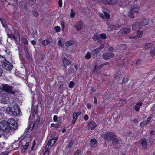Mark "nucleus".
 Masks as SVG:
<instances>
[{
    "label": "nucleus",
    "instance_id": "f257e3e1",
    "mask_svg": "<svg viewBox=\"0 0 155 155\" xmlns=\"http://www.w3.org/2000/svg\"><path fill=\"white\" fill-rule=\"evenodd\" d=\"M6 112L10 115L17 116L20 114V110L18 106L15 104L12 107H7Z\"/></svg>",
    "mask_w": 155,
    "mask_h": 155
},
{
    "label": "nucleus",
    "instance_id": "f03ea898",
    "mask_svg": "<svg viewBox=\"0 0 155 155\" xmlns=\"http://www.w3.org/2000/svg\"><path fill=\"white\" fill-rule=\"evenodd\" d=\"M0 129L6 133H8L9 131L10 127L8 122L3 120L0 123Z\"/></svg>",
    "mask_w": 155,
    "mask_h": 155
},
{
    "label": "nucleus",
    "instance_id": "7ed1b4c3",
    "mask_svg": "<svg viewBox=\"0 0 155 155\" xmlns=\"http://www.w3.org/2000/svg\"><path fill=\"white\" fill-rule=\"evenodd\" d=\"M101 137L104 139H108L109 140L111 141L112 138L116 137V135L113 132H103L102 134Z\"/></svg>",
    "mask_w": 155,
    "mask_h": 155
},
{
    "label": "nucleus",
    "instance_id": "20e7f679",
    "mask_svg": "<svg viewBox=\"0 0 155 155\" xmlns=\"http://www.w3.org/2000/svg\"><path fill=\"white\" fill-rule=\"evenodd\" d=\"M12 87L6 84H2L0 86V89L4 91L14 94L15 92L12 90Z\"/></svg>",
    "mask_w": 155,
    "mask_h": 155
},
{
    "label": "nucleus",
    "instance_id": "39448f33",
    "mask_svg": "<svg viewBox=\"0 0 155 155\" xmlns=\"http://www.w3.org/2000/svg\"><path fill=\"white\" fill-rule=\"evenodd\" d=\"M8 36L11 39H14L17 43H18L20 41V36L18 32H16L14 35L12 34H8Z\"/></svg>",
    "mask_w": 155,
    "mask_h": 155
},
{
    "label": "nucleus",
    "instance_id": "423d86ee",
    "mask_svg": "<svg viewBox=\"0 0 155 155\" xmlns=\"http://www.w3.org/2000/svg\"><path fill=\"white\" fill-rule=\"evenodd\" d=\"M131 29L130 28H124L121 29L118 33L119 36H124L131 31Z\"/></svg>",
    "mask_w": 155,
    "mask_h": 155
},
{
    "label": "nucleus",
    "instance_id": "0eeeda50",
    "mask_svg": "<svg viewBox=\"0 0 155 155\" xmlns=\"http://www.w3.org/2000/svg\"><path fill=\"white\" fill-rule=\"evenodd\" d=\"M2 67L7 70L10 71L12 69L13 65L9 62L7 61Z\"/></svg>",
    "mask_w": 155,
    "mask_h": 155
},
{
    "label": "nucleus",
    "instance_id": "6e6552de",
    "mask_svg": "<svg viewBox=\"0 0 155 155\" xmlns=\"http://www.w3.org/2000/svg\"><path fill=\"white\" fill-rule=\"evenodd\" d=\"M114 54L111 53H106L102 55V57L104 60H108L114 57Z\"/></svg>",
    "mask_w": 155,
    "mask_h": 155
},
{
    "label": "nucleus",
    "instance_id": "1a4fd4ad",
    "mask_svg": "<svg viewBox=\"0 0 155 155\" xmlns=\"http://www.w3.org/2000/svg\"><path fill=\"white\" fill-rule=\"evenodd\" d=\"M57 140V139L55 138H53L51 140H49L48 142V144L45 147V148L47 149L49 146H53L54 144Z\"/></svg>",
    "mask_w": 155,
    "mask_h": 155
},
{
    "label": "nucleus",
    "instance_id": "9d476101",
    "mask_svg": "<svg viewBox=\"0 0 155 155\" xmlns=\"http://www.w3.org/2000/svg\"><path fill=\"white\" fill-rule=\"evenodd\" d=\"M96 126V124L94 121H91L87 126L88 129L89 130H93Z\"/></svg>",
    "mask_w": 155,
    "mask_h": 155
},
{
    "label": "nucleus",
    "instance_id": "9b49d317",
    "mask_svg": "<svg viewBox=\"0 0 155 155\" xmlns=\"http://www.w3.org/2000/svg\"><path fill=\"white\" fill-rule=\"evenodd\" d=\"M142 28L140 24L139 23L137 22H135L132 25V29L134 30H140Z\"/></svg>",
    "mask_w": 155,
    "mask_h": 155
},
{
    "label": "nucleus",
    "instance_id": "f8f14e48",
    "mask_svg": "<svg viewBox=\"0 0 155 155\" xmlns=\"http://www.w3.org/2000/svg\"><path fill=\"white\" fill-rule=\"evenodd\" d=\"M29 145L28 142H26L25 145H22L20 147L21 151L22 153L24 152L27 149Z\"/></svg>",
    "mask_w": 155,
    "mask_h": 155
},
{
    "label": "nucleus",
    "instance_id": "ddd939ff",
    "mask_svg": "<svg viewBox=\"0 0 155 155\" xmlns=\"http://www.w3.org/2000/svg\"><path fill=\"white\" fill-rule=\"evenodd\" d=\"M140 142L142 145V147L144 149H145L147 147V144L146 140L145 138H142L140 140Z\"/></svg>",
    "mask_w": 155,
    "mask_h": 155
},
{
    "label": "nucleus",
    "instance_id": "4468645a",
    "mask_svg": "<svg viewBox=\"0 0 155 155\" xmlns=\"http://www.w3.org/2000/svg\"><path fill=\"white\" fill-rule=\"evenodd\" d=\"M92 38L94 40L97 41L99 43H101L102 42V39L97 34L94 35L93 36Z\"/></svg>",
    "mask_w": 155,
    "mask_h": 155
},
{
    "label": "nucleus",
    "instance_id": "2eb2a0df",
    "mask_svg": "<svg viewBox=\"0 0 155 155\" xmlns=\"http://www.w3.org/2000/svg\"><path fill=\"white\" fill-rule=\"evenodd\" d=\"M91 146L93 147H96L97 145V143L95 139H91Z\"/></svg>",
    "mask_w": 155,
    "mask_h": 155
},
{
    "label": "nucleus",
    "instance_id": "dca6fc26",
    "mask_svg": "<svg viewBox=\"0 0 155 155\" xmlns=\"http://www.w3.org/2000/svg\"><path fill=\"white\" fill-rule=\"evenodd\" d=\"M127 48V46L125 44H122L117 46L116 48L118 50H123L126 49Z\"/></svg>",
    "mask_w": 155,
    "mask_h": 155
},
{
    "label": "nucleus",
    "instance_id": "f3484780",
    "mask_svg": "<svg viewBox=\"0 0 155 155\" xmlns=\"http://www.w3.org/2000/svg\"><path fill=\"white\" fill-rule=\"evenodd\" d=\"M83 26V24L81 22H78L76 25L75 27L77 30L80 31L81 30Z\"/></svg>",
    "mask_w": 155,
    "mask_h": 155
},
{
    "label": "nucleus",
    "instance_id": "a211bd4d",
    "mask_svg": "<svg viewBox=\"0 0 155 155\" xmlns=\"http://www.w3.org/2000/svg\"><path fill=\"white\" fill-rule=\"evenodd\" d=\"M7 61L5 57L0 55V66H2Z\"/></svg>",
    "mask_w": 155,
    "mask_h": 155
},
{
    "label": "nucleus",
    "instance_id": "6ab92c4d",
    "mask_svg": "<svg viewBox=\"0 0 155 155\" xmlns=\"http://www.w3.org/2000/svg\"><path fill=\"white\" fill-rule=\"evenodd\" d=\"M107 25L109 29L110 30H112L113 29L116 30L117 28V27L116 26V25L110 24L109 23H107Z\"/></svg>",
    "mask_w": 155,
    "mask_h": 155
},
{
    "label": "nucleus",
    "instance_id": "aec40b11",
    "mask_svg": "<svg viewBox=\"0 0 155 155\" xmlns=\"http://www.w3.org/2000/svg\"><path fill=\"white\" fill-rule=\"evenodd\" d=\"M139 9V7L138 5H134L131 9V11L136 12L138 13L137 11Z\"/></svg>",
    "mask_w": 155,
    "mask_h": 155
},
{
    "label": "nucleus",
    "instance_id": "412c9836",
    "mask_svg": "<svg viewBox=\"0 0 155 155\" xmlns=\"http://www.w3.org/2000/svg\"><path fill=\"white\" fill-rule=\"evenodd\" d=\"M62 61L64 66H68L71 63L70 61L65 58H64Z\"/></svg>",
    "mask_w": 155,
    "mask_h": 155
},
{
    "label": "nucleus",
    "instance_id": "4be33fe9",
    "mask_svg": "<svg viewBox=\"0 0 155 155\" xmlns=\"http://www.w3.org/2000/svg\"><path fill=\"white\" fill-rule=\"evenodd\" d=\"M9 122L10 124L12 126H16L17 124V123L15 120L13 119H9Z\"/></svg>",
    "mask_w": 155,
    "mask_h": 155
},
{
    "label": "nucleus",
    "instance_id": "5701e85b",
    "mask_svg": "<svg viewBox=\"0 0 155 155\" xmlns=\"http://www.w3.org/2000/svg\"><path fill=\"white\" fill-rule=\"evenodd\" d=\"M116 137L112 138L111 139V140L112 141V143L114 144L117 145V144L119 143V140Z\"/></svg>",
    "mask_w": 155,
    "mask_h": 155
},
{
    "label": "nucleus",
    "instance_id": "b1692460",
    "mask_svg": "<svg viewBox=\"0 0 155 155\" xmlns=\"http://www.w3.org/2000/svg\"><path fill=\"white\" fill-rule=\"evenodd\" d=\"M142 102L138 103L135 106L134 108L136 111L139 110L140 109V107L142 105Z\"/></svg>",
    "mask_w": 155,
    "mask_h": 155
},
{
    "label": "nucleus",
    "instance_id": "393cba45",
    "mask_svg": "<svg viewBox=\"0 0 155 155\" xmlns=\"http://www.w3.org/2000/svg\"><path fill=\"white\" fill-rule=\"evenodd\" d=\"M74 42L71 40H69L67 41L65 43V45L67 47H68L70 46L73 45L74 44Z\"/></svg>",
    "mask_w": 155,
    "mask_h": 155
},
{
    "label": "nucleus",
    "instance_id": "a878e982",
    "mask_svg": "<svg viewBox=\"0 0 155 155\" xmlns=\"http://www.w3.org/2000/svg\"><path fill=\"white\" fill-rule=\"evenodd\" d=\"M143 34V31L138 30L137 32V34L136 35L137 38H138L141 37Z\"/></svg>",
    "mask_w": 155,
    "mask_h": 155
},
{
    "label": "nucleus",
    "instance_id": "bb28decb",
    "mask_svg": "<svg viewBox=\"0 0 155 155\" xmlns=\"http://www.w3.org/2000/svg\"><path fill=\"white\" fill-rule=\"evenodd\" d=\"M106 64L104 63L102 64L99 65V66H97V65H95L94 68V72H95L96 71V69L98 70L99 68H101L103 66L105 65Z\"/></svg>",
    "mask_w": 155,
    "mask_h": 155
},
{
    "label": "nucleus",
    "instance_id": "cd10ccee",
    "mask_svg": "<svg viewBox=\"0 0 155 155\" xmlns=\"http://www.w3.org/2000/svg\"><path fill=\"white\" fill-rule=\"evenodd\" d=\"M76 15V13L74 10L71 9V10L70 17L72 18H74Z\"/></svg>",
    "mask_w": 155,
    "mask_h": 155
},
{
    "label": "nucleus",
    "instance_id": "c85d7f7f",
    "mask_svg": "<svg viewBox=\"0 0 155 155\" xmlns=\"http://www.w3.org/2000/svg\"><path fill=\"white\" fill-rule=\"evenodd\" d=\"M81 112H74L73 114V118H74L76 119H77L78 117L80 114Z\"/></svg>",
    "mask_w": 155,
    "mask_h": 155
},
{
    "label": "nucleus",
    "instance_id": "c756f323",
    "mask_svg": "<svg viewBox=\"0 0 155 155\" xmlns=\"http://www.w3.org/2000/svg\"><path fill=\"white\" fill-rule=\"evenodd\" d=\"M148 23V21L147 20H143L140 23V25L142 27L143 26L147 25Z\"/></svg>",
    "mask_w": 155,
    "mask_h": 155
},
{
    "label": "nucleus",
    "instance_id": "7c9ffc66",
    "mask_svg": "<svg viewBox=\"0 0 155 155\" xmlns=\"http://www.w3.org/2000/svg\"><path fill=\"white\" fill-rule=\"evenodd\" d=\"M122 3L121 5L123 7L126 6L127 4L128 3L127 0H122Z\"/></svg>",
    "mask_w": 155,
    "mask_h": 155
},
{
    "label": "nucleus",
    "instance_id": "2f4dec72",
    "mask_svg": "<svg viewBox=\"0 0 155 155\" xmlns=\"http://www.w3.org/2000/svg\"><path fill=\"white\" fill-rule=\"evenodd\" d=\"M152 45V43L147 42L145 44V48L147 49L151 47Z\"/></svg>",
    "mask_w": 155,
    "mask_h": 155
},
{
    "label": "nucleus",
    "instance_id": "473e14b6",
    "mask_svg": "<svg viewBox=\"0 0 155 155\" xmlns=\"http://www.w3.org/2000/svg\"><path fill=\"white\" fill-rule=\"evenodd\" d=\"M98 53L97 52V51L95 50H94L92 52V55L94 58L96 57Z\"/></svg>",
    "mask_w": 155,
    "mask_h": 155
},
{
    "label": "nucleus",
    "instance_id": "72a5a7b5",
    "mask_svg": "<svg viewBox=\"0 0 155 155\" xmlns=\"http://www.w3.org/2000/svg\"><path fill=\"white\" fill-rule=\"evenodd\" d=\"M118 0H110V5H112L116 4L118 2Z\"/></svg>",
    "mask_w": 155,
    "mask_h": 155
},
{
    "label": "nucleus",
    "instance_id": "f704fd0d",
    "mask_svg": "<svg viewBox=\"0 0 155 155\" xmlns=\"http://www.w3.org/2000/svg\"><path fill=\"white\" fill-rule=\"evenodd\" d=\"M104 17H105L107 19H109L110 18V15L106 12H103Z\"/></svg>",
    "mask_w": 155,
    "mask_h": 155
},
{
    "label": "nucleus",
    "instance_id": "c9c22d12",
    "mask_svg": "<svg viewBox=\"0 0 155 155\" xmlns=\"http://www.w3.org/2000/svg\"><path fill=\"white\" fill-rule=\"evenodd\" d=\"M36 0H30L28 3V5L30 6H32L36 2Z\"/></svg>",
    "mask_w": 155,
    "mask_h": 155
},
{
    "label": "nucleus",
    "instance_id": "e433bc0d",
    "mask_svg": "<svg viewBox=\"0 0 155 155\" xmlns=\"http://www.w3.org/2000/svg\"><path fill=\"white\" fill-rule=\"evenodd\" d=\"M50 42V41L48 39H46L43 41V45H47Z\"/></svg>",
    "mask_w": 155,
    "mask_h": 155
},
{
    "label": "nucleus",
    "instance_id": "4c0bfd02",
    "mask_svg": "<svg viewBox=\"0 0 155 155\" xmlns=\"http://www.w3.org/2000/svg\"><path fill=\"white\" fill-rule=\"evenodd\" d=\"M110 0H101L102 2L104 4L110 5Z\"/></svg>",
    "mask_w": 155,
    "mask_h": 155
},
{
    "label": "nucleus",
    "instance_id": "58836bf2",
    "mask_svg": "<svg viewBox=\"0 0 155 155\" xmlns=\"http://www.w3.org/2000/svg\"><path fill=\"white\" fill-rule=\"evenodd\" d=\"M34 126V125L33 124H31L30 125V127H29L28 130L27 131L28 132H29L31 131L33 129V127Z\"/></svg>",
    "mask_w": 155,
    "mask_h": 155
},
{
    "label": "nucleus",
    "instance_id": "ea45409f",
    "mask_svg": "<svg viewBox=\"0 0 155 155\" xmlns=\"http://www.w3.org/2000/svg\"><path fill=\"white\" fill-rule=\"evenodd\" d=\"M91 54L90 52H88L85 55V58L86 59H89L91 58Z\"/></svg>",
    "mask_w": 155,
    "mask_h": 155
},
{
    "label": "nucleus",
    "instance_id": "a19ab883",
    "mask_svg": "<svg viewBox=\"0 0 155 155\" xmlns=\"http://www.w3.org/2000/svg\"><path fill=\"white\" fill-rule=\"evenodd\" d=\"M75 84L72 81H71L70 82L69 87L70 88H72L74 87L75 85Z\"/></svg>",
    "mask_w": 155,
    "mask_h": 155
},
{
    "label": "nucleus",
    "instance_id": "79ce46f5",
    "mask_svg": "<svg viewBox=\"0 0 155 155\" xmlns=\"http://www.w3.org/2000/svg\"><path fill=\"white\" fill-rule=\"evenodd\" d=\"M99 36L101 37L103 39H106L107 38V36L104 33H102L100 34Z\"/></svg>",
    "mask_w": 155,
    "mask_h": 155
},
{
    "label": "nucleus",
    "instance_id": "37998d69",
    "mask_svg": "<svg viewBox=\"0 0 155 155\" xmlns=\"http://www.w3.org/2000/svg\"><path fill=\"white\" fill-rule=\"evenodd\" d=\"M54 29L55 31L58 32H59L61 31L60 27L58 26L55 27Z\"/></svg>",
    "mask_w": 155,
    "mask_h": 155
},
{
    "label": "nucleus",
    "instance_id": "c03bdc74",
    "mask_svg": "<svg viewBox=\"0 0 155 155\" xmlns=\"http://www.w3.org/2000/svg\"><path fill=\"white\" fill-rule=\"evenodd\" d=\"M33 16L35 17H37L39 15L38 13L36 11H33L32 12Z\"/></svg>",
    "mask_w": 155,
    "mask_h": 155
},
{
    "label": "nucleus",
    "instance_id": "a18cd8bd",
    "mask_svg": "<svg viewBox=\"0 0 155 155\" xmlns=\"http://www.w3.org/2000/svg\"><path fill=\"white\" fill-rule=\"evenodd\" d=\"M132 12L131 11L130 12H129L128 14V16L132 18H133L134 17V15L133 14Z\"/></svg>",
    "mask_w": 155,
    "mask_h": 155
},
{
    "label": "nucleus",
    "instance_id": "49530a36",
    "mask_svg": "<svg viewBox=\"0 0 155 155\" xmlns=\"http://www.w3.org/2000/svg\"><path fill=\"white\" fill-rule=\"evenodd\" d=\"M58 44L59 46H63L64 45L63 43L62 42L61 40H59L58 41Z\"/></svg>",
    "mask_w": 155,
    "mask_h": 155
},
{
    "label": "nucleus",
    "instance_id": "de8ad7c7",
    "mask_svg": "<svg viewBox=\"0 0 155 155\" xmlns=\"http://www.w3.org/2000/svg\"><path fill=\"white\" fill-rule=\"evenodd\" d=\"M150 54L152 56L155 55V49L153 48L151 50Z\"/></svg>",
    "mask_w": 155,
    "mask_h": 155
},
{
    "label": "nucleus",
    "instance_id": "09e8293b",
    "mask_svg": "<svg viewBox=\"0 0 155 155\" xmlns=\"http://www.w3.org/2000/svg\"><path fill=\"white\" fill-rule=\"evenodd\" d=\"M23 42L25 45H28V42L26 38H23L22 39Z\"/></svg>",
    "mask_w": 155,
    "mask_h": 155
},
{
    "label": "nucleus",
    "instance_id": "8fccbe9b",
    "mask_svg": "<svg viewBox=\"0 0 155 155\" xmlns=\"http://www.w3.org/2000/svg\"><path fill=\"white\" fill-rule=\"evenodd\" d=\"M128 81V79L126 77L124 78L122 80V82L123 83H126Z\"/></svg>",
    "mask_w": 155,
    "mask_h": 155
},
{
    "label": "nucleus",
    "instance_id": "3c124183",
    "mask_svg": "<svg viewBox=\"0 0 155 155\" xmlns=\"http://www.w3.org/2000/svg\"><path fill=\"white\" fill-rule=\"evenodd\" d=\"M147 122H146L145 121H143V122L140 123V126L141 127H143L145 125H147Z\"/></svg>",
    "mask_w": 155,
    "mask_h": 155
},
{
    "label": "nucleus",
    "instance_id": "603ef678",
    "mask_svg": "<svg viewBox=\"0 0 155 155\" xmlns=\"http://www.w3.org/2000/svg\"><path fill=\"white\" fill-rule=\"evenodd\" d=\"M8 98H6L5 99V98H2L1 101L2 102H3L4 104H6L7 103V101Z\"/></svg>",
    "mask_w": 155,
    "mask_h": 155
},
{
    "label": "nucleus",
    "instance_id": "864d4df0",
    "mask_svg": "<svg viewBox=\"0 0 155 155\" xmlns=\"http://www.w3.org/2000/svg\"><path fill=\"white\" fill-rule=\"evenodd\" d=\"M84 119L85 120H88L89 119L88 115L87 114H85L84 117Z\"/></svg>",
    "mask_w": 155,
    "mask_h": 155
},
{
    "label": "nucleus",
    "instance_id": "5fc2aeb1",
    "mask_svg": "<svg viewBox=\"0 0 155 155\" xmlns=\"http://www.w3.org/2000/svg\"><path fill=\"white\" fill-rule=\"evenodd\" d=\"M58 3L59 6L60 7H61L62 6V0H59Z\"/></svg>",
    "mask_w": 155,
    "mask_h": 155
},
{
    "label": "nucleus",
    "instance_id": "6e6d98bb",
    "mask_svg": "<svg viewBox=\"0 0 155 155\" xmlns=\"http://www.w3.org/2000/svg\"><path fill=\"white\" fill-rule=\"evenodd\" d=\"M58 117L56 115H54L53 117V120L54 122H56L58 121Z\"/></svg>",
    "mask_w": 155,
    "mask_h": 155
},
{
    "label": "nucleus",
    "instance_id": "4d7b16f0",
    "mask_svg": "<svg viewBox=\"0 0 155 155\" xmlns=\"http://www.w3.org/2000/svg\"><path fill=\"white\" fill-rule=\"evenodd\" d=\"M152 118L151 117H149L146 120L145 122H147V124L148 123L150 120H151Z\"/></svg>",
    "mask_w": 155,
    "mask_h": 155
},
{
    "label": "nucleus",
    "instance_id": "13d9d810",
    "mask_svg": "<svg viewBox=\"0 0 155 155\" xmlns=\"http://www.w3.org/2000/svg\"><path fill=\"white\" fill-rule=\"evenodd\" d=\"M49 150H47L45 152L43 155H49Z\"/></svg>",
    "mask_w": 155,
    "mask_h": 155
},
{
    "label": "nucleus",
    "instance_id": "bf43d9fd",
    "mask_svg": "<svg viewBox=\"0 0 155 155\" xmlns=\"http://www.w3.org/2000/svg\"><path fill=\"white\" fill-rule=\"evenodd\" d=\"M73 142H72V141L70 142L69 144L68 148H71L73 146Z\"/></svg>",
    "mask_w": 155,
    "mask_h": 155
},
{
    "label": "nucleus",
    "instance_id": "052dcab7",
    "mask_svg": "<svg viewBox=\"0 0 155 155\" xmlns=\"http://www.w3.org/2000/svg\"><path fill=\"white\" fill-rule=\"evenodd\" d=\"M129 38L133 39H137V36L136 35H134V36H130L129 37Z\"/></svg>",
    "mask_w": 155,
    "mask_h": 155
},
{
    "label": "nucleus",
    "instance_id": "680f3d73",
    "mask_svg": "<svg viewBox=\"0 0 155 155\" xmlns=\"http://www.w3.org/2000/svg\"><path fill=\"white\" fill-rule=\"evenodd\" d=\"M8 153L7 151L3 152L1 153L0 155H7Z\"/></svg>",
    "mask_w": 155,
    "mask_h": 155
},
{
    "label": "nucleus",
    "instance_id": "e2e57ef3",
    "mask_svg": "<svg viewBox=\"0 0 155 155\" xmlns=\"http://www.w3.org/2000/svg\"><path fill=\"white\" fill-rule=\"evenodd\" d=\"M4 132L3 130L0 129V137L3 134Z\"/></svg>",
    "mask_w": 155,
    "mask_h": 155
},
{
    "label": "nucleus",
    "instance_id": "0e129e2a",
    "mask_svg": "<svg viewBox=\"0 0 155 155\" xmlns=\"http://www.w3.org/2000/svg\"><path fill=\"white\" fill-rule=\"evenodd\" d=\"M99 15H100V16L101 18H102L103 19H104V14H103L102 13H100V14H99Z\"/></svg>",
    "mask_w": 155,
    "mask_h": 155
},
{
    "label": "nucleus",
    "instance_id": "69168bd1",
    "mask_svg": "<svg viewBox=\"0 0 155 155\" xmlns=\"http://www.w3.org/2000/svg\"><path fill=\"white\" fill-rule=\"evenodd\" d=\"M80 153V151L79 150H77L75 153L74 155H79Z\"/></svg>",
    "mask_w": 155,
    "mask_h": 155
},
{
    "label": "nucleus",
    "instance_id": "338daca9",
    "mask_svg": "<svg viewBox=\"0 0 155 155\" xmlns=\"http://www.w3.org/2000/svg\"><path fill=\"white\" fill-rule=\"evenodd\" d=\"M104 44H102L99 47V48H100L101 50L104 47Z\"/></svg>",
    "mask_w": 155,
    "mask_h": 155
},
{
    "label": "nucleus",
    "instance_id": "774afa93",
    "mask_svg": "<svg viewBox=\"0 0 155 155\" xmlns=\"http://www.w3.org/2000/svg\"><path fill=\"white\" fill-rule=\"evenodd\" d=\"M95 50L97 51V53H99L100 51H101V49H100V48H99V47H98V48H96V49H95Z\"/></svg>",
    "mask_w": 155,
    "mask_h": 155
}]
</instances>
